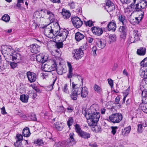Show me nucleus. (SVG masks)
Instances as JSON below:
<instances>
[{"label":"nucleus","instance_id":"obj_1","mask_svg":"<svg viewBox=\"0 0 147 147\" xmlns=\"http://www.w3.org/2000/svg\"><path fill=\"white\" fill-rule=\"evenodd\" d=\"M84 116L88 120V125L91 126L96 125L99 120L100 114L99 113L97 112L88 114L85 112Z\"/></svg>","mask_w":147,"mask_h":147},{"label":"nucleus","instance_id":"obj_2","mask_svg":"<svg viewBox=\"0 0 147 147\" xmlns=\"http://www.w3.org/2000/svg\"><path fill=\"white\" fill-rule=\"evenodd\" d=\"M14 51L12 47L10 46H3L1 47V52L3 57L7 61L9 62V55Z\"/></svg>","mask_w":147,"mask_h":147},{"label":"nucleus","instance_id":"obj_3","mask_svg":"<svg viewBox=\"0 0 147 147\" xmlns=\"http://www.w3.org/2000/svg\"><path fill=\"white\" fill-rule=\"evenodd\" d=\"M49 63H51L52 64L50 65L47 63H45L42 65V68L45 71L50 72L56 69L57 64L55 61L51 60L49 61Z\"/></svg>","mask_w":147,"mask_h":147},{"label":"nucleus","instance_id":"obj_4","mask_svg":"<svg viewBox=\"0 0 147 147\" xmlns=\"http://www.w3.org/2000/svg\"><path fill=\"white\" fill-rule=\"evenodd\" d=\"M123 116L122 114L120 113H113L109 117L110 121L113 123H119L122 120Z\"/></svg>","mask_w":147,"mask_h":147},{"label":"nucleus","instance_id":"obj_5","mask_svg":"<svg viewBox=\"0 0 147 147\" xmlns=\"http://www.w3.org/2000/svg\"><path fill=\"white\" fill-rule=\"evenodd\" d=\"M74 133H70L69 134V138L67 141H63L62 144H65L67 147H69L73 146L76 143V141L74 139Z\"/></svg>","mask_w":147,"mask_h":147},{"label":"nucleus","instance_id":"obj_6","mask_svg":"<svg viewBox=\"0 0 147 147\" xmlns=\"http://www.w3.org/2000/svg\"><path fill=\"white\" fill-rule=\"evenodd\" d=\"M44 33L47 37L52 38L56 36L53 31L51 26H48L46 27L44 30Z\"/></svg>","mask_w":147,"mask_h":147},{"label":"nucleus","instance_id":"obj_7","mask_svg":"<svg viewBox=\"0 0 147 147\" xmlns=\"http://www.w3.org/2000/svg\"><path fill=\"white\" fill-rule=\"evenodd\" d=\"M85 49L84 46H81L79 49L74 50V57L76 59H80L84 56V50Z\"/></svg>","mask_w":147,"mask_h":147},{"label":"nucleus","instance_id":"obj_8","mask_svg":"<svg viewBox=\"0 0 147 147\" xmlns=\"http://www.w3.org/2000/svg\"><path fill=\"white\" fill-rule=\"evenodd\" d=\"M48 10L45 9H38L34 13V17L37 18H44Z\"/></svg>","mask_w":147,"mask_h":147},{"label":"nucleus","instance_id":"obj_9","mask_svg":"<svg viewBox=\"0 0 147 147\" xmlns=\"http://www.w3.org/2000/svg\"><path fill=\"white\" fill-rule=\"evenodd\" d=\"M9 58L13 62L18 63L22 59L21 55L16 51H14L9 55Z\"/></svg>","mask_w":147,"mask_h":147},{"label":"nucleus","instance_id":"obj_10","mask_svg":"<svg viewBox=\"0 0 147 147\" xmlns=\"http://www.w3.org/2000/svg\"><path fill=\"white\" fill-rule=\"evenodd\" d=\"M71 21L74 26L77 28H80L83 24L82 21L77 16L72 18Z\"/></svg>","mask_w":147,"mask_h":147},{"label":"nucleus","instance_id":"obj_11","mask_svg":"<svg viewBox=\"0 0 147 147\" xmlns=\"http://www.w3.org/2000/svg\"><path fill=\"white\" fill-rule=\"evenodd\" d=\"M123 25L122 26L120 27L119 31L121 33L120 35L121 38L124 40L126 37L127 28L125 25Z\"/></svg>","mask_w":147,"mask_h":147},{"label":"nucleus","instance_id":"obj_12","mask_svg":"<svg viewBox=\"0 0 147 147\" xmlns=\"http://www.w3.org/2000/svg\"><path fill=\"white\" fill-rule=\"evenodd\" d=\"M27 76L29 81L30 83L34 82L36 80V75L34 73L28 71Z\"/></svg>","mask_w":147,"mask_h":147},{"label":"nucleus","instance_id":"obj_13","mask_svg":"<svg viewBox=\"0 0 147 147\" xmlns=\"http://www.w3.org/2000/svg\"><path fill=\"white\" fill-rule=\"evenodd\" d=\"M95 41L97 47L100 49H102L104 48L106 45V42L103 39H96L95 40Z\"/></svg>","mask_w":147,"mask_h":147},{"label":"nucleus","instance_id":"obj_14","mask_svg":"<svg viewBox=\"0 0 147 147\" xmlns=\"http://www.w3.org/2000/svg\"><path fill=\"white\" fill-rule=\"evenodd\" d=\"M31 52L32 53L36 54L40 51V47L38 45L33 44L30 46Z\"/></svg>","mask_w":147,"mask_h":147},{"label":"nucleus","instance_id":"obj_15","mask_svg":"<svg viewBox=\"0 0 147 147\" xmlns=\"http://www.w3.org/2000/svg\"><path fill=\"white\" fill-rule=\"evenodd\" d=\"M93 33L98 36L101 35L103 33L102 29L98 27L93 26L91 28Z\"/></svg>","mask_w":147,"mask_h":147},{"label":"nucleus","instance_id":"obj_16","mask_svg":"<svg viewBox=\"0 0 147 147\" xmlns=\"http://www.w3.org/2000/svg\"><path fill=\"white\" fill-rule=\"evenodd\" d=\"M69 34L68 31L66 29H63L59 31V33L58 36L60 37H62V41H64L66 39Z\"/></svg>","mask_w":147,"mask_h":147},{"label":"nucleus","instance_id":"obj_17","mask_svg":"<svg viewBox=\"0 0 147 147\" xmlns=\"http://www.w3.org/2000/svg\"><path fill=\"white\" fill-rule=\"evenodd\" d=\"M71 85L73 88L72 91L80 95L81 90V88L79 87V86L78 84H75L74 82H72Z\"/></svg>","mask_w":147,"mask_h":147},{"label":"nucleus","instance_id":"obj_18","mask_svg":"<svg viewBox=\"0 0 147 147\" xmlns=\"http://www.w3.org/2000/svg\"><path fill=\"white\" fill-rule=\"evenodd\" d=\"M107 27L109 31H115L116 28V24L115 22L113 20L110 22L107 25Z\"/></svg>","mask_w":147,"mask_h":147},{"label":"nucleus","instance_id":"obj_19","mask_svg":"<svg viewBox=\"0 0 147 147\" xmlns=\"http://www.w3.org/2000/svg\"><path fill=\"white\" fill-rule=\"evenodd\" d=\"M51 28L56 36H58V35L59 33V31L61 30L60 28L59 24H56L54 26H53V27H51Z\"/></svg>","mask_w":147,"mask_h":147},{"label":"nucleus","instance_id":"obj_20","mask_svg":"<svg viewBox=\"0 0 147 147\" xmlns=\"http://www.w3.org/2000/svg\"><path fill=\"white\" fill-rule=\"evenodd\" d=\"M133 2H132L130 4L129 7H131V8L134 9V11H141L142 9L140 7V5L139 3L136 4L135 5Z\"/></svg>","mask_w":147,"mask_h":147},{"label":"nucleus","instance_id":"obj_21","mask_svg":"<svg viewBox=\"0 0 147 147\" xmlns=\"http://www.w3.org/2000/svg\"><path fill=\"white\" fill-rule=\"evenodd\" d=\"M36 58V61L39 62L44 63L46 61V60L44 58V55L42 53L37 55Z\"/></svg>","mask_w":147,"mask_h":147},{"label":"nucleus","instance_id":"obj_22","mask_svg":"<svg viewBox=\"0 0 147 147\" xmlns=\"http://www.w3.org/2000/svg\"><path fill=\"white\" fill-rule=\"evenodd\" d=\"M88 94V91L87 88L84 86L82 88L80 92L81 96L82 98H85Z\"/></svg>","mask_w":147,"mask_h":147},{"label":"nucleus","instance_id":"obj_23","mask_svg":"<svg viewBox=\"0 0 147 147\" xmlns=\"http://www.w3.org/2000/svg\"><path fill=\"white\" fill-rule=\"evenodd\" d=\"M146 49L145 47H140L137 49V54L140 56H143L146 54Z\"/></svg>","mask_w":147,"mask_h":147},{"label":"nucleus","instance_id":"obj_24","mask_svg":"<svg viewBox=\"0 0 147 147\" xmlns=\"http://www.w3.org/2000/svg\"><path fill=\"white\" fill-rule=\"evenodd\" d=\"M61 13L64 19H67L69 18L71 16V13L69 11L64 9H62Z\"/></svg>","mask_w":147,"mask_h":147},{"label":"nucleus","instance_id":"obj_25","mask_svg":"<svg viewBox=\"0 0 147 147\" xmlns=\"http://www.w3.org/2000/svg\"><path fill=\"white\" fill-rule=\"evenodd\" d=\"M78 136L84 139H88L90 138V134L88 133L82 131Z\"/></svg>","mask_w":147,"mask_h":147},{"label":"nucleus","instance_id":"obj_26","mask_svg":"<svg viewBox=\"0 0 147 147\" xmlns=\"http://www.w3.org/2000/svg\"><path fill=\"white\" fill-rule=\"evenodd\" d=\"M84 37V34L79 32H77L75 34V38L77 41H79L83 39Z\"/></svg>","mask_w":147,"mask_h":147},{"label":"nucleus","instance_id":"obj_27","mask_svg":"<svg viewBox=\"0 0 147 147\" xmlns=\"http://www.w3.org/2000/svg\"><path fill=\"white\" fill-rule=\"evenodd\" d=\"M118 18L119 21L122 23L123 25H126L127 23V20L125 16L121 14L119 15L118 16Z\"/></svg>","mask_w":147,"mask_h":147},{"label":"nucleus","instance_id":"obj_28","mask_svg":"<svg viewBox=\"0 0 147 147\" xmlns=\"http://www.w3.org/2000/svg\"><path fill=\"white\" fill-rule=\"evenodd\" d=\"M67 64L68 67L69 68V71L68 74L67 75V77L69 78H71L73 76H74L72 73L73 69L72 68V66L70 63L67 62Z\"/></svg>","mask_w":147,"mask_h":147},{"label":"nucleus","instance_id":"obj_29","mask_svg":"<svg viewBox=\"0 0 147 147\" xmlns=\"http://www.w3.org/2000/svg\"><path fill=\"white\" fill-rule=\"evenodd\" d=\"M22 133L23 136L26 137H28L30 134L29 128L28 127L25 128L22 131Z\"/></svg>","mask_w":147,"mask_h":147},{"label":"nucleus","instance_id":"obj_30","mask_svg":"<svg viewBox=\"0 0 147 147\" xmlns=\"http://www.w3.org/2000/svg\"><path fill=\"white\" fill-rule=\"evenodd\" d=\"M142 101L143 102H147V90L145 89L142 91Z\"/></svg>","mask_w":147,"mask_h":147},{"label":"nucleus","instance_id":"obj_31","mask_svg":"<svg viewBox=\"0 0 147 147\" xmlns=\"http://www.w3.org/2000/svg\"><path fill=\"white\" fill-rule=\"evenodd\" d=\"M131 129V127L129 126L124 129L122 132V134L124 136H126L129 133Z\"/></svg>","mask_w":147,"mask_h":147},{"label":"nucleus","instance_id":"obj_32","mask_svg":"<svg viewBox=\"0 0 147 147\" xmlns=\"http://www.w3.org/2000/svg\"><path fill=\"white\" fill-rule=\"evenodd\" d=\"M47 14L49 15V18L50 22H54L55 20V16L51 12L48 11Z\"/></svg>","mask_w":147,"mask_h":147},{"label":"nucleus","instance_id":"obj_33","mask_svg":"<svg viewBox=\"0 0 147 147\" xmlns=\"http://www.w3.org/2000/svg\"><path fill=\"white\" fill-rule=\"evenodd\" d=\"M28 95H26L24 94L21 95L20 96V100L22 102H28Z\"/></svg>","mask_w":147,"mask_h":147},{"label":"nucleus","instance_id":"obj_34","mask_svg":"<svg viewBox=\"0 0 147 147\" xmlns=\"http://www.w3.org/2000/svg\"><path fill=\"white\" fill-rule=\"evenodd\" d=\"M75 130L78 135L83 131L81 129L79 125L76 124L75 125Z\"/></svg>","mask_w":147,"mask_h":147},{"label":"nucleus","instance_id":"obj_35","mask_svg":"<svg viewBox=\"0 0 147 147\" xmlns=\"http://www.w3.org/2000/svg\"><path fill=\"white\" fill-rule=\"evenodd\" d=\"M133 36L136 37V39L137 40H139V37L140 36V32L137 30H134L133 32Z\"/></svg>","mask_w":147,"mask_h":147},{"label":"nucleus","instance_id":"obj_36","mask_svg":"<svg viewBox=\"0 0 147 147\" xmlns=\"http://www.w3.org/2000/svg\"><path fill=\"white\" fill-rule=\"evenodd\" d=\"M139 3L140 7H141L142 9L145 8L147 6V2L145 0H142Z\"/></svg>","mask_w":147,"mask_h":147},{"label":"nucleus","instance_id":"obj_37","mask_svg":"<svg viewBox=\"0 0 147 147\" xmlns=\"http://www.w3.org/2000/svg\"><path fill=\"white\" fill-rule=\"evenodd\" d=\"M56 128L59 131H61L63 129V127L62 124L59 122H56L55 123Z\"/></svg>","mask_w":147,"mask_h":147},{"label":"nucleus","instance_id":"obj_38","mask_svg":"<svg viewBox=\"0 0 147 147\" xmlns=\"http://www.w3.org/2000/svg\"><path fill=\"white\" fill-rule=\"evenodd\" d=\"M111 5L110 6L105 7V9H106L108 12H111L115 9V6L114 4Z\"/></svg>","mask_w":147,"mask_h":147},{"label":"nucleus","instance_id":"obj_39","mask_svg":"<svg viewBox=\"0 0 147 147\" xmlns=\"http://www.w3.org/2000/svg\"><path fill=\"white\" fill-rule=\"evenodd\" d=\"M10 19V16L7 14H5L2 17V20L6 22H8Z\"/></svg>","mask_w":147,"mask_h":147},{"label":"nucleus","instance_id":"obj_40","mask_svg":"<svg viewBox=\"0 0 147 147\" xmlns=\"http://www.w3.org/2000/svg\"><path fill=\"white\" fill-rule=\"evenodd\" d=\"M94 90L98 93H100L102 91V89L100 87L96 84H95L94 86Z\"/></svg>","mask_w":147,"mask_h":147},{"label":"nucleus","instance_id":"obj_41","mask_svg":"<svg viewBox=\"0 0 147 147\" xmlns=\"http://www.w3.org/2000/svg\"><path fill=\"white\" fill-rule=\"evenodd\" d=\"M22 141L17 140L14 145L15 147H23V145L22 143Z\"/></svg>","mask_w":147,"mask_h":147},{"label":"nucleus","instance_id":"obj_42","mask_svg":"<svg viewBox=\"0 0 147 147\" xmlns=\"http://www.w3.org/2000/svg\"><path fill=\"white\" fill-rule=\"evenodd\" d=\"M144 104L143 106H141V109L145 113H147V102H142Z\"/></svg>","mask_w":147,"mask_h":147},{"label":"nucleus","instance_id":"obj_43","mask_svg":"<svg viewBox=\"0 0 147 147\" xmlns=\"http://www.w3.org/2000/svg\"><path fill=\"white\" fill-rule=\"evenodd\" d=\"M78 95L72 90L71 93L70 94V97L72 100H76L77 98Z\"/></svg>","mask_w":147,"mask_h":147},{"label":"nucleus","instance_id":"obj_44","mask_svg":"<svg viewBox=\"0 0 147 147\" xmlns=\"http://www.w3.org/2000/svg\"><path fill=\"white\" fill-rule=\"evenodd\" d=\"M141 66L143 67H147V57L144 59L140 64Z\"/></svg>","mask_w":147,"mask_h":147},{"label":"nucleus","instance_id":"obj_45","mask_svg":"<svg viewBox=\"0 0 147 147\" xmlns=\"http://www.w3.org/2000/svg\"><path fill=\"white\" fill-rule=\"evenodd\" d=\"M116 39V37L115 34H111L109 36V40L111 42H113L115 41Z\"/></svg>","mask_w":147,"mask_h":147},{"label":"nucleus","instance_id":"obj_46","mask_svg":"<svg viewBox=\"0 0 147 147\" xmlns=\"http://www.w3.org/2000/svg\"><path fill=\"white\" fill-rule=\"evenodd\" d=\"M28 117L32 120L35 121L37 119L35 114L32 113L29 115Z\"/></svg>","mask_w":147,"mask_h":147},{"label":"nucleus","instance_id":"obj_47","mask_svg":"<svg viewBox=\"0 0 147 147\" xmlns=\"http://www.w3.org/2000/svg\"><path fill=\"white\" fill-rule=\"evenodd\" d=\"M74 122V120L72 117L69 118L67 122V125L69 127L71 126Z\"/></svg>","mask_w":147,"mask_h":147},{"label":"nucleus","instance_id":"obj_48","mask_svg":"<svg viewBox=\"0 0 147 147\" xmlns=\"http://www.w3.org/2000/svg\"><path fill=\"white\" fill-rule=\"evenodd\" d=\"M136 0H121V1L123 4H128L130 3L133 2L134 3H135L136 2Z\"/></svg>","mask_w":147,"mask_h":147},{"label":"nucleus","instance_id":"obj_49","mask_svg":"<svg viewBox=\"0 0 147 147\" xmlns=\"http://www.w3.org/2000/svg\"><path fill=\"white\" fill-rule=\"evenodd\" d=\"M93 22L91 20H89L87 21H84V24L86 26L91 27L93 25Z\"/></svg>","mask_w":147,"mask_h":147},{"label":"nucleus","instance_id":"obj_50","mask_svg":"<svg viewBox=\"0 0 147 147\" xmlns=\"http://www.w3.org/2000/svg\"><path fill=\"white\" fill-rule=\"evenodd\" d=\"M63 91L65 93L68 94L69 91L67 88V84H65L63 86L62 88Z\"/></svg>","mask_w":147,"mask_h":147},{"label":"nucleus","instance_id":"obj_51","mask_svg":"<svg viewBox=\"0 0 147 147\" xmlns=\"http://www.w3.org/2000/svg\"><path fill=\"white\" fill-rule=\"evenodd\" d=\"M140 76L143 78H145V70L142 69H141L139 71Z\"/></svg>","mask_w":147,"mask_h":147},{"label":"nucleus","instance_id":"obj_52","mask_svg":"<svg viewBox=\"0 0 147 147\" xmlns=\"http://www.w3.org/2000/svg\"><path fill=\"white\" fill-rule=\"evenodd\" d=\"M34 144H36L38 145H41L43 143V141L42 139H37L36 140L34 141Z\"/></svg>","mask_w":147,"mask_h":147},{"label":"nucleus","instance_id":"obj_53","mask_svg":"<svg viewBox=\"0 0 147 147\" xmlns=\"http://www.w3.org/2000/svg\"><path fill=\"white\" fill-rule=\"evenodd\" d=\"M111 128L112 129L111 133L113 135H114L116 132V130L117 129L118 127L117 126H112Z\"/></svg>","mask_w":147,"mask_h":147},{"label":"nucleus","instance_id":"obj_54","mask_svg":"<svg viewBox=\"0 0 147 147\" xmlns=\"http://www.w3.org/2000/svg\"><path fill=\"white\" fill-rule=\"evenodd\" d=\"M97 48L96 46H93L92 48V53H93L94 56L96 55V51L97 50Z\"/></svg>","mask_w":147,"mask_h":147},{"label":"nucleus","instance_id":"obj_55","mask_svg":"<svg viewBox=\"0 0 147 147\" xmlns=\"http://www.w3.org/2000/svg\"><path fill=\"white\" fill-rule=\"evenodd\" d=\"M138 40H137L136 39V37L132 35H131L130 38V42L131 43L135 42L136 41H137Z\"/></svg>","mask_w":147,"mask_h":147},{"label":"nucleus","instance_id":"obj_56","mask_svg":"<svg viewBox=\"0 0 147 147\" xmlns=\"http://www.w3.org/2000/svg\"><path fill=\"white\" fill-rule=\"evenodd\" d=\"M108 83L111 86V88L113 87V82L111 79H108Z\"/></svg>","mask_w":147,"mask_h":147},{"label":"nucleus","instance_id":"obj_57","mask_svg":"<svg viewBox=\"0 0 147 147\" xmlns=\"http://www.w3.org/2000/svg\"><path fill=\"white\" fill-rule=\"evenodd\" d=\"M143 126V125L141 124L138 125V132L140 133L142 132Z\"/></svg>","mask_w":147,"mask_h":147},{"label":"nucleus","instance_id":"obj_58","mask_svg":"<svg viewBox=\"0 0 147 147\" xmlns=\"http://www.w3.org/2000/svg\"><path fill=\"white\" fill-rule=\"evenodd\" d=\"M17 62H11L10 63V65L11 66V67L12 69H14L17 66Z\"/></svg>","mask_w":147,"mask_h":147},{"label":"nucleus","instance_id":"obj_59","mask_svg":"<svg viewBox=\"0 0 147 147\" xmlns=\"http://www.w3.org/2000/svg\"><path fill=\"white\" fill-rule=\"evenodd\" d=\"M56 46L58 49H60L63 47V44L62 42H59L56 44Z\"/></svg>","mask_w":147,"mask_h":147},{"label":"nucleus","instance_id":"obj_60","mask_svg":"<svg viewBox=\"0 0 147 147\" xmlns=\"http://www.w3.org/2000/svg\"><path fill=\"white\" fill-rule=\"evenodd\" d=\"M16 137L18 140L22 141L23 138L21 134H17L16 135Z\"/></svg>","mask_w":147,"mask_h":147},{"label":"nucleus","instance_id":"obj_61","mask_svg":"<svg viewBox=\"0 0 147 147\" xmlns=\"http://www.w3.org/2000/svg\"><path fill=\"white\" fill-rule=\"evenodd\" d=\"M113 3L110 0H108L106 3V6L105 7L109 6L111 5H113Z\"/></svg>","mask_w":147,"mask_h":147},{"label":"nucleus","instance_id":"obj_62","mask_svg":"<svg viewBox=\"0 0 147 147\" xmlns=\"http://www.w3.org/2000/svg\"><path fill=\"white\" fill-rule=\"evenodd\" d=\"M95 126V127H94V130L95 131H97V132H99L100 131L101 129V127L100 126L98 127V126Z\"/></svg>","mask_w":147,"mask_h":147},{"label":"nucleus","instance_id":"obj_63","mask_svg":"<svg viewBox=\"0 0 147 147\" xmlns=\"http://www.w3.org/2000/svg\"><path fill=\"white\" fill-rule=\"evenodd\" d=\"M20 3L18 2L16 6L18 7L19 9H20L23 10L24 9V7L21 6V4Z\"/></svg>","mask_w":147,"mask_h":147},{"label":"nucleus","instance_id":"obj_64","mask_svg":"<svg viewBox=\"0 0 147 147\" xmlns=\"http://www.w3.org/2000/svg\"><path fill=\"white\" fill-rule=\"evenodd\" d=\"M75 3L73 2L69 3V5L71 8L72 9L75 8Z\"/></svg>","mask_w":147,"mask_h":147}]
</instances>
